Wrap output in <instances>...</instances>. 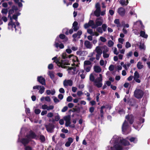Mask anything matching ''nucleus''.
I'll use <instances>...</instances> for the list:
<instances>
[{"label":"nucleus","instance_id":"1","mask_svg":"<svg viewBox=\"0 0 150 150\" xmlns=\"http://www.w3.org/2000/svg\"><path fill=\"white\" fill-rule=\"evenodd\" d=\"M128 139L131 142H134L137 141L136 138L132 137L129 139L127 137L124 139L117 135L114 136L110 142L111 144L114 145L113 147H111V150H127V149L125 146L129 144V142L127 141Z\"/></svg>","mask_w":150,"mask_h":150},{"label":"nucleus","instance_id":"2","mask_svg":"<svg viewBox=\"0 0 150 150\" xmlns=\"http://www.w3.org/2000/svg\"><path fill=\"white\" fill-rule=\"evenodd\" d=\"M90 80L92 81H94L95 85L97 87L100 88L102 87L103 84L102 83L103 76L101 74H99V77L95 80L93 74H91L90 76Z\"/></svg>","mask_w":150,"mask_h":150},{"label":"nucleus","instance_id":"3","mask_svg":"<svg viewBox=\"0 0 150 150\" xmlns=\"http://www.w3.org/2000/svg\"><path fill=\"white\" fill-rule=\"evenodd\" d=\"M36 137V135L34 132H30L27 136L26 138L22 139L21 142L24 145L26 144L30 141L31 139L35 138Z\"/></svg>","mask_w":150,"mask_h":150},{"label":"nucleus","instance_id":"4","mask_svg":"<svg viewBox=\"0 0 150 150\" xmlns=\"http://www.w3.org/2000/svg\"><path fill=\"white\" fill-rule=\"evenodd\" d=\"M14 11L13 9H10L8 11V18H10V21L8 23V28H12L14 27L16 30V25L12 21V18L11 16V14L14 13Z\"/></svg>","mask_w":150,"mask_h":150},{"label":"nucleus","instance_id":"5","mask_svg":"<svg viewBox=\"0 0 150 150\" xmlns=\"http://www.w3.org/2000/svg\"><path fill=\"white\" fill-rule=\"evenodd\" d=\"M103 21L102 18L99 17L97 18L95 21L96 24L94 23L93 21H90L89 23L91 24H93L92 25V28H95L101 25L103 23Z\"/></svg>","mask_w":150,"mask_h":150},{"label":"nucleus","instance_id":"6","mask_svg":"<svg viewBox=\"0 0 150 150\" xmlns=\"http://www.w3.org/2000/svg\"><path fill=\"white\" fill-rule=\"evenodd\" d=\"M144 95V92L142 90L136 88L134 92V96L137 99L141 98Z\"/></svg>","mask_w":150,"mask_h":150},{"label":"nucleus","instance_id":"7","mask_svg":"<svg viewBox=\"0 0 150 150\" xmlns=\"http://www.w3.org/2000/svg\"><path fill=\"white\" fill-rule=\"evenodd\" d=\"M57 65L62 68H65L67 66L70 65L68 61L66 60H62L61 62L57 60L54 61Z\"/></svg>","mask_w":150,"mask_h":150},{"label":"nucleus","instance_id":"8","mask_svg":"<svg viewBox=\"0 0 150 150\" xmlns=\"http://www.w3.org/2000/svg\"><path fill=\"white\" fill-rule=\"evenodd\" d=\"M64 120L65 121V125L67 127L69 126L70 127L74 128L75 127L74 124L71 125L70 117L69 116H66L64 117Z\"/></svg>","mask_w":150,"mask_h":150},{"label":"nucleus","instance_id":"9","mask_svg":"<svg viewBox=\"0 0 150 150\" xmlns=\"http://www.w3.org/2000/svg\"><path fill=\"white\" fill-rule=\"evenodd\" d=\"M69 58H71V57H72V59L71 60L74 62V63L71 64L72 66H73L76 65V67L78 66V59L76 57L74 56L73 55L71 54L69 56Z\"/></svg>","mask_w":150,"mask_h":150},{"label":"nucleus","instance_id":"10","mask_svg":"<svg viewBox=\"0 0 150 150\" xmlns=\"http://www.w3.org/2000/svg\"><path fill=\"white\" fill-rule=\"evenodd\" d=\"M58 42H60V41H59V38L57 37L55 42L54 46L57 48H58L59 47L60 49L63 48L64 47L63 44L62 43L59 44Z\"/></svg>","mask_w":150,"mask_h":150},{"label":"nucleus","instance_id":"11","mask_svg":"<svg viewBox=\"0 0 150 150\" xmlns=\"http://www.w3.org/2000/svg\"><path fill=\"white\" fill-rule=\"evenodd\" d=\"M96 9L94 11V14L97 16H99L100 15V8L99 4L97 3L96 5Z\"/></svg>","mask_w":150,"mask_h":150},{"label":"nucleus","instance_id":"12","mask_svg":"<svg viewBox=\"0 0 150 150\" xmlns=\"http://www.w3.org/2000/svg\"><path fill=\"white\" fill-rule=\"evenodd\" d=\"M139 74L137 71H135L134 74V79L138 83H140L141 82L140 80L139 79Z\"/></svg>","mask_w":150,"mask_h":150},{"label":"nucleus","instance_id":"13","mask_svg":"<svg viewBox=\"0 0 150 150\" xmlns=\"http://www.w3.org/2000/svg\"><path fill=\"white\" fill-rule=\"evenodd\" d=\"M63 84L65 87L71 86L72 85V81L71 80H65L64 81Z\"/></svg>","mask_w":150,"mask_h":150},{"label":"nucleus","instance_id":"14","mask_svg":"<svg viewBox=\"0 0 150 150\" xmlns=\"http://www.w3.org/2000/svg\"><path fill=\"white\" fill-rule=\"evenodd\" d=\"M126 119L129 122L130 124H132L134 121V117L132 115L127 116L126 117Z\"/></svg>","mask_w":150,"mask_h":150},{"label":"nucleus","instance_id":"15","mask_svg":"<svg viewBox=\"0 0 150 150\" xmlns=\"http://www.w3.org/2000/svg\"><path fill=\"white\" fill-rule=\"evenodd\" d=\"M102 49L103 50V55L109 53V49L106 45H104L102 47Z\"/></svg>","mask_w":150,"mask_h":150},{"label":"nucleus","instance_id":"16","mask_svg":"<svg viewBox=\"0 0 150 150\" xmlns=\"http://www.w3.org/2000/svg\"><path fill=\"white\" fill-rule=\"evenodd\" d=\"M38 81L42 85H45V79L41 76L38 77Z\"/></svg>","mask_w":150,"mask_h":150},{"label":"nucleus","instance_id":"17","mask_svg":"<svg viewBox=\"0 0 150 150\" xmlns=\"http://www.w3.org/2000/svg\"><path fill=\"white\" fill-rule=\"evenodd\" d=\"M20 15V13H16V14H14L12 16V19H15L16 21V24L17 26H18L19 25V23L18 22H17V18L18 16H19Z\"/></svg>","mask_w":150,"mask_h":150},{"label":"nucleus","instance_id":"18","mask_svg":"<svg viewBox=\"0 0 150 150\" xmlns=\"http://www.w3.org/2000/svg\"><path fill=\"white\" fill-rule=\"evenodd\" d=\"M128 127V125L127 122L125 120L123 123L122 127V131L123 132H125Z\"/></svg>","mask_w":150,"mask_h":150},{"label":"nucleus","instance_id":"19","mask_svg":"<svg viewBox=\"0 0 150 150\" xmlns=\"http://www.w3.org/2000/svg\"><path fill=\"white\" fill-rule=\"evenodd\" d=\"M69 73L70 74H74L75 73V71H76V69L75 68L73 67H69L67 69Z\"/></svg>","mask_w":150,"mask_h":150},{"label":"nucleus","instance_id":"20","mask_svg":"<svg viewBox=\"0 0 150 150\" xmlns=\"http://www.w3.org/2000/svg\"><path fill=\"white\" fill-rule=\"evenodd\" d=\"M84 45L85 47L88 49H91L93 45L91 42L88 41H86L84 42Z\"/></svg>","mask_w":150,"mask_h":150},{"label":"nucleus","instance_id":"21","mask_svg":"<svg viewBox=\"0 0 150 150\" xmlns=\"http://www.w3.org/2000/svg\"><path fill=\"white\" fill-rule=\"evenodd\" d=\"M93 69L94 71L97 73H100L102 70L101 67L100 66L97 65L94 66L93 67Z\"/></svg>","mask_w":150,"mask_h":150},{"label":"nucleus","instance_id":"22","mask_svg":"<svg viewBox=\"0 0 150 150\" xmlns=\"http://www.w3.org/2000/svg\"><path fill=\"white\" fill-rule=\"evenodd\" d=\"M101 49L102 47L97 46L96 47L94 52H96V53H100L102 54L103 52Z\"/></svg>","mask_w":150,"mask_h":150},{"label":"nucleus","instance_id":"23","mask_svg":"<svg viewBox=\"0 0 150 150\" xmlns=\"http://www.w3.org/2000/svg\"><path fill=\"white\" fill-rule=\"evenodd\" d=\"M118 13L119 14L122 16H124L125 13V9L122 8H120L118 9Z\"/></svg>","mask_w":150,"mask_h":150},{"label":"nucleus","instance_id":"24","mask_svg":"<svg viewBox=\"0 0 150 150\" xmlns=\"http://www.w3.org/2000/svg\"><path fill=\"white\" fill-rule=\"evenodd\" d=\"M79 75L82 79H84L85 77L86 74L83 70H80L79 73Z\"/></svg>","mask_w":150,"mask_h":150},{"label":"nucleus","instance_id":"25","mask_svg":"<svg viewBox=\"0 0 150 150\" xmlns=\"http://www.w3.org/2000/svg\"><path fill=\"white\" fill-rule=\"evenodd\" d=\"M45 100L48 102H50L51 101V99L50 97L47 96L45 97H42L40 99V100L42 101V102L44 100Z\"/></svg>","mask_w":150,"mask_h":150},{"label":"nucleus","instance_id":"26","mask_svg":"<svg viewBox=\"0 0 150 150\" xmlns=\"http://www.w3.org/2000/svg\"><path fill=\"white\" fill-rule=\"evenodd\" d=\"M73 142V139L71 138H69L68 141L65 144V146L67 147L69 146Z\"/></svg>","mask_w":150,"mask_h":150},{"label":"nucleus","instance_id":"27","mask_svg":"<svg viewBox=\"0 0 150 150\" xmlns=\"http://www.w3.org/2000/svg\"><path fill=\"white\" fill-rule=\"evenodd\" d=\"M46 92L48 95H50V94L54 95L55 93V91L54 89H53L51 90H47L46 91Z\"/></svg>","mask_w":150,"mask_h":150},{"label":"nucleus","instance_id":"28","mask_svg":"<svg viewBox=\"0 0 150 150\" xmlns=\"http://www.w3.org/2000/svg\"><path fill=\"white\" fill-rule=\"evenodd\" d=\"M78 23L76 21L74 22L73 24V29L74 31H77L79 29V27L77 26Z\"/></svg>","mask_w":150,"mask_h":150},{"label":"nucleus","instance_id":"29","mask_svg":"<svg viewBox=\"0 0 150 150\" xmlns=\"http://www.w3.org/2000/svg\"><path fill=\"white\" fill-rule=\"evenodd\" d=\"M48 74L50 76V78L52 80L54 79V73L52 71H49L48 72Z\"/></svg>","mask_w":150,"mask_h":150},{"label":"nucleus","instance_id":"30","mask_svg":"<svg viewBox=\"0 0 150 150\" xmlns=\"http://www.w3.org/2000/svg\"><path fill=\"white\" fill-rule=\"evenodd\" d=\"M137 67L138 69H140L143 68L144 65L142 64V62H139L137 64Z\"/></svg>","mask_w":150,"mask_h":150},{"label":"nucleus","instance_id":"31","mask_svg":"<svg viewBox=\"0 0 150 150\" xmlns=\"http://www.w3.org/2000/svg\"><path fill=\"white\" fill-rule=\"evenodd\" d=\"M45 88L42 86H40L39 87V92L41 94H42L45 91Z\"/></svg>","mask_w":150,"mask_h":150},{"label":"nucleus","instance_id":"32","mask_svg":"<svg viewBox=\"0 0 150 150\" xmlns=\"http://www.w3.org/2000/svg\"><path fill=\"white\" fill-rule=\"evenodd\" d=\"M140 35L141 37L145 38H147L148 35L145 34V32L142 31L140 32Z\"/></svg>","mask_w":150,"mask_h":150},{"label":"nucleus","instance_id":"33","mask_svg":"<svg viewBox=\"0 0 150 150\" xmlns=\"http://www.w3.org/2000/svg\"><path fill=\"white\" fill-rule=\"evenodd\" d=\"M119 2L120 4L122 5H126L128 3V2L127 0L126 1H125V0H120Z\"/></svg>","mask_w":150,"mask_h":150},{"label":"nucleus","instance_id":"34","mask_svg":"<svg viewBox=\"0 0 150 150\" xmlns=\"http://www.w3.org/2000/svg\"><path fill=\"white\" fill-rule=\"evenodd\" d=\"M114 23L116 24L117 27H119L121 26V24L118 19H116L114 21Z\"/></svg>","mask_w":150,"mask_h":150},{"label":"nucleus","instance_id":"35","mask_svg":"<svg viewBox=\"0 0 150 150\" xmlns=\"http://www.w3.org/2000/svg\"><path fill=\"white\" fill-rule=\"evenodd\" d=\"M98 40L103 42H105L107 41V39L101 36L100 37Z\"/></svg>","mask_w":150,"mask_h":150},{"label":"nucleus","instance_id":"36","mask_svg":"<svg viewBox=\"0 0 150 150\" xmlns=\"http://www.w3.org/2000/svg\"><path fill=\"white\" fill-rule=\"evenodd\" d=\"M114 44L113 42L111 40H109L108 41V46L109 47H111L113 46Z\"/></svg>","mask_w":150,"mask_h":150},{"label":"nucleus","instance_id":"37","mask_svg":"<svg viewBox=\"0 0 150 150\" xmlns=\"http://www.w3.org/2000/svg\"><path fill=\"white\" fill-rule=\"evenodd\" d=\"M84 69L87 72H89L90 70L91 67L90 66H84Z\"/></svg>","mask_w":150,"mask_h":150},{"label":"nucleus","instance_id":"38","mask_svg":"<svg viewBox=\"0 0 150 150\" xmlns=\"http://www.w3.org/2000/svg\"><path fill=\"white\" fill-rule=\"evenodd\" d=\"M91 62L89 61H85L84 63V66H90Z\"/></svg>","mask_w":150,"mask_h":150},{"label":"nucleus","instance_id":"39","mask_svg":"<svg viewBox=\"0 0 150 150\" xmlns=\"http://www.w3.org/2000/svg\"><path fill=\"white\" fill-rule=\"evenodd\" d=\"M8 11V10L7 9L4 8L2 9L1 12L3 14L6 15L7 14Z\"/></svg>","mask_w":150,"mask_h":150},{"label":"nucleus","instance_id":"40","mask_svg":"<svg viewBox=\"0 0 150 150\" xmlns=\"http://www.w3.org/2000/svg\"><path fill=\"white\" fill-rule=\"evenodd\" d=\"M90 21H89L88 23H86L84 25V27L85 28H87L89 26H91L92 28V25L93 24H91L89 23Z\"/></svg>","mask_w":150,"mask_h":150},{"label":"nucleus","instance_id":"41","mask_svg":"<svg viewBox=\"0 0 150 150\" xmlns=\"http://www.w3.org/2000/svg\"><path fill=\"white\" fill-rule=\"evenodd\" d=\"M1 20L3 21L4 22H6L7 21L8 19L6 17L3 16L1 18H0V21Z\"/></svg>","mask_w":150,"mask_h":150},{"label":"nucleus","instance_id":"42","mask_svg":"<svg viewBox=\"0 0 150 150\" xmlns=\"http://www.w3.org/2000/svg\"><path fill=\"white\" fill-rule=\"evenodd\" d=\"M102 27L103 30L104 31H106L107 26L106 24H103Z\"/></svg>","mask_w":150,"mask_h":150},{"label":"nucleus","instance_id":"43","mask_svg":"<svg viewBox=\"0 0 150 150\" xmlns=\"http://www.w3.org/2000/svg\"><path fill=\"white\" fill-rule=\"evenodd\" d=\"M112 50H113V52L116 55H117L118 54L119 52H117V49L116 47H115L113 48Z\"/></svg>","mask_w":150,"mask_h":150},{"label":"nucleus","instance_id":"44","mask_svg":"<svg viewBox=\"0 0 150 150\" xmlns=\"http://www.w3.org/2000/svg\"><path fill=\"white\" fill-rule=\"evenodd\" d=\"M125 47L126 48H128L131 47V44L128 42H127L126 43Z\"/></svg>","mask_w":150,"mask_h":150},{"label":"nucleus","instance_id":"45","mask_svg":"<svg viewBox=\"0 0 150 150\" xmlns=\"http://www.w3.org/2000/svg\"><path fill=\"white\" fill-rule=\"evenodd\" d=\"M53 100L55 103H57L59 102V100L56 97L54 96L53 97Z\"/></svg>","mask_w":150,"mask_h":150},{"label":"nucleus","instance_id":"46","mask_svg":"<svg viewBox=\"0 0 150 150\" xmlns=\"http://www.w3.org/2000/svg\"><path fill=\"white\" fill-rule=\"evenodd\" d=\"M101 54H102L100 53H96V59L97 60H98L100 59Z\"/></svg>","mask_w":150,"mask_h":150},{"label":"nucleus","instance_id":"47","mask_svg":"<svg viewBox=\"0 0 150 150\" xmlns=\"http://www.w3.org/2000/svg\"><path fill=\"white\" fill-rule=\"evenodd\" d=\"M72 36L74 38L73 40L76 41V39H78V35L77 33L73 34Z\"/></svg>","mask_w":150,"mask_h":150},{"label":"nucleus","instance_id":"48","mask_svg":"<svg viewBox=\"0 0 150 150\" xmlns=\"http://www.w3.org/2000/svg\"><path fill=\"white\" fill-rule=\"evenodd\" d=\"M139 48L140 49H144L145 50V47L144 44L140 43L139 45Z\"/></svg>","mask_w":150,"mask_h":150},{"label":"nucleus","instance_id":"49","mask_svg":"<svg viewBox=\"0 0 150 150\" xmlns=\"http://www.w3.org/2000/svg\"><path fill=\"white\" fill-rule=\"evenodd\" d=\"M132 51H130L127 54L126 56L128 58H129L132 56Z\"/></svg>","mask_w":150,"mask_h":150},{"label":"nucleus","instance_id":"50","mask_svg":"<svg viewBox=\"0 0 150 150\" xmlns=\"http://www.w3.org/2000/svg\"><path fill=\"white\" fill-rule=\"evenodd\" d=\"M48 108V106L46 104H44L42 105L41 108L43 110H47Z\"/></svg>","mask_w":150,"mask_h":150},{"label":"nucleus","instance_id":"51","mask_svg":"<svg viewBox=\"0 0 150 150\" xmlns=\"http://www.w3.org/2000/svg\"><path fill=\"white\" fill-rule=\"evenodd\" d=\"M124 40V39L121 38H119L118 39L119 42L121 43V44H123V42Z\"/></svg>","mask_w":150,"mask_h":150},{"label":"nucleus","instance_id":"52","mask_svg":"<svg viewBox=\"0 0 150 150\" xmlns=\"http://www.w3.org/2000/svg\"><path fill=\"white\" fill-rule=\"evenodd\" d=\"M96 30L99 33H102L103 32L102 29L100 27H99L97 28Z\"/></svg>","mask_w":150,"mask_h":150},{"label":"nucleus","instance_id":"53","mask_svg":"<svg viewBox=\"0 0 150 150\" xmlns=\"http://www.w3.org/2000/svg\"><path fill=\"white\" fill-rule=\"evenodd\" d=\"M25 150H32V148L29 146H25L24 148Z\"/></svg>","mask_w":150,"mask_h":150},{"label":"nucleus","instance_id":"54","mask_svg":"<svg viewBox=\"0 0 150 150\" xmlns=\"http://www.w3.org/2000/svg\"><path fill=\"white\" fill-rule=\"evenodd\" d=\"M72 100V98L71 96H69L67 99V100L68 102H71Z\"/></svg>","mask_w":150,"mask_h":150},{"label":"nucleus","instance_id":"55","mask_svg":"<svg viewBox=\"0 0 150 150\" xmlns=\"http://www.w3.org/2000/svg\"><path fill=\"white\" fill-rule=\"evenodd\" d=\"M53 116V114L51 112L48 113L47 115V117H52Z\"/></svg>","mask_w":150,"mask_h":150},{"label":"nucleus","instance_id":"56","mask_svg":"<svg viewBox=\"0 0 150 150\" xmlns=\"http://www.w3.org/2000/svg\"><path fill=\"white\" fill-rule=\"evenodd\" d=\"M40 138L41 141L42 142H44L45 140V137L43 136L40 135Z\"/></svg>","mask_w":150,"mask_h":150},{"label":"nucleus","instance_id":"57","mask_svg":"<svg viewBox=\"0 0 150 150\" xmlns=\"http://www.w3.org/2000/svg\"><path fill=\"white\" fill-rule=\"evenodd\" d=\"M137 24L138 25H142V22L140 21H137V22L134 23V25L135 26V25Z\"/></svg>","mask_w":150,"mask_h":150},{"label":"nucleus","instance_id":"58","mask_svg":"<svg viewBox=\"0 0 150 150\" xmlns=\"http://www.w3.org/2000/svg\"><path fill=\"white\" fill-rule=\"evenodd\" d=\"M114 66L112 65H111L109 67V69L110 71H112L114 70Z\"/></svg>","mask_w":150,"mask_h":150},{"label":"nucleus","instance_id":"59","mask_svg":"<svg viewBox=\"0 0 150 150\" xmlns=\"http://www.w3.org/2000/svg\"><path fill=\"white\" fill-rule=\"evenodd\" d=\"M87 32L89 34H91V35H92L93 32L92 31V30L91 29H87Z\"/></svg>","mask_w":150,"mask_h":150},{"label":"nucleus","instance_id":"60","mask_svg":"<svg viewBox=\"0 0 150 150\" xmlns=\"http://www.w3.org/2000/svg\"><path fill=\"white\" fill-rule=\"evenodd\" d=\"M54 108V106L52 105H50L49 106H48V108L47 109V110H52Z\"/></svg>","mask_w":150,"mask_h":150},{"label":"nucleus","instance_id":"61","mask_svg":"<svg viewBox=\"0 0 150 150\" xmlns=\"http://www.w3.org/2000/svg\"><path fill=\"white\" fill-rule=\"evenodd\" d=\"M68 47V48L66 50V51L68 53L70 54L71 53L72 51L71 49L69 48V47Z\"/></svg>","mask_w":150,"mask_h":150},{"label":"nucleus","instance_id":"62","mask_svg":"<svg viewBox=\"0 0 150 150\" xmlns=\"http://www.w3.org/2000/svg\"><path fill=\"white\" fill-rule=\"evenodd\" d=\"M41 112V110L39 109H36L35 110V112L37 114H39Z\"/></svg>","mask_w":150,"mask_h":150},{"label":"nucleus","instance_id":"63","mask_svg":"<svg viewBox=\"0 0 150 150\" xmlns=\"http://www.w3.org/2000/svg\"><path fill=\"white\" fill-rule=\"evenodd\" d=\"M83 94V92L80 91H78L77 93V95L79 96H81Z\"/></svg>","mask_w":150,"mask_h":150},{"label":"nucleus","instance_id":"64","mask_svg":"<svg viewBox=\"0 0 150 150\" xmlns=\"http://www.w3.org/2000/svg\"><path fill=\"white\" fill-rule=\"evenodd\" d=\"M68 109V107L67 106L64 107L62 110V112H65Z\"/></svg>","mask_w":150,"mask_h":150}]
</instances>
